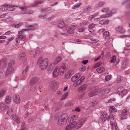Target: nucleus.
Returning a JSON list of instances; mask_svg holds the SVG:
<instances>
[{"label": "nucleus", "instance_id": "obj_23", "mask_svg": "<svg viewBox=\"0 0 130 130\" xmlns=\"http://www.w3.org/2000/svg\"><path fill=\"white\" fill-rule=\"evenodd\" d=\"M109 32L108 31H105L103 34V37L105 39L108 40L109 37Z\"/></svg>", "mask_w": 130, "mask_h": 130}, {"label": "nucleus", "instance_id": "obj_27", "mask_svg": "<svg viewBox=\"0 0 130 130\" xmlns=\"http://www.w3.org/2000/svg\"><path fill=\"white\" fill-rule=\"evenodd\" d=\"M73 122V121L70 117V116L67 118V120H66V123L67 124H68L70 123H71Z\"/></svg>", "mask_w": 130, "mask_h": 130}, {"label": "nucleus", "instance_id": "obj_6", "mask_svg": "<svg viewBox=\"0 0 130 130\" xmlns=\"http://www.w3.org/2000/svg\"><path fill=\"white\" fill-rule=\"evenodd\" d=\"M85 77L84 76H82L80 79L77 81L73 84V86L74 87H76L81 85L83 82Z\"/></svg>", "mask_w": 130, "mask_h": 130}, {"label": "nucleus", "instance_id": "obj_54", "mask_svg": "<svg viewBox=\"0 0 130 130\" xmlns=\"http://www.w3.org/2000/svg\"><path fill=\"white\" fill-rule=\"evenodd\" d=\"M113 115H110L108 117L107 119L108 121H109L110 119H111L112 120H113L114 119V118H113Z\"/></svg>", "mask_w": 130, "mask_h": 130}, {"label": "nucleus", "instance_id": "obj_46", "mask_svg": "<svg viewBox=\"0 0 130 130\" xmlns=\"http://www.w3.org/2000/svg\"><path fill=\"white\" fill-rule=\"evenodd\" d=\"M102 64L101 62H99L96 63L94 66V68H95L100 66Z\"/></svg>", "mask_w": 130, "mask_h": 130}, {"label": "nucleus", "instance_id": "obj_38", "mask_svg": "<svg viewBox=\"0 0 130 130\" xmlns=\"http://www.w3.org/2000/svg\"><path fill=\"white\" fill-rule=\"evenodd\" d=\"M73 105V103L72 102L70 101L66 103L65 106L67 107H70L71 106H72Z\"/></svg>", "mask_w": 130, "mask_h": 130}, {"label": "nucleus", "instance_id": "obj_3", "mask_svg": "<svg viewBox=\"0 0 130 130\" xmlns=\"http://www.w3.org/2000/svg\"><path fill=\"white\" fill-rule=\"evenodd\" d=\"M58 82L55 80H53L50 83V88L54 91L58 88Z\"/></svg>", "mask_w": 130, "mask_h": 130}, {"label": "nucleus", "instance_id": "obj_50", "mask_svg": "<svg viewBox=\"0 0 130 130\" xmlns=\"http://www.w3.org/2000/svg\"><path fill=\"white\" fill-rule=\"evenodd\" d=\"M107 115L106 114H104L103 115L102 120L103 121H105L107 119Z\"/></svg>", "mask_w": 130, "mask_h": 130}, {"label": "nucleus", "instance_id": "obj_61", "mask_svg": "<svg viewBox=\"0 0 130 130\" xmlns=\"http://www.w3.org/2000/svg\"><path fill=\"white\" fill-rule=\"evenodd\" d=\"M116 99L115 98H112L108 100V102L110 103L112 101H115L116 100Z\"/></svg>", "mask_w": 130, "mask_h": 130}, {"label": "nucleus", "instance_id": "obj_12", "mask_svg": "<svg viewBox=\"0 0 130 130\" xmlns=\"http://www.w3.org/2000/svg\"><path fill=\"white\" fill-rule=\"evenodd\" d=\"M58 26L60 28H63L66 26V25L63 20H59L58 22Z\"/></svg>", "mask_w": 130, "mask_h": 130}, {"label": "nucleus", "instance_id": "obj_41", "mask_svg": "<svg viewBox=\"0 0 130 130\" xmlns=\"http://www.w3.org/2000/svg\"><path fill=\"white\" fill-rule=\"evenodd\" d=\"M123 79V77L121 76H118L117 79V83H120L121 82Z\"/></svg>", "mask_w": 130, "mask_h": 130}, {"label": "nucleus", "instance_id": "obj_10", "mask_svg": "<svg viewBox=\"0 0 130 130\" xmlns=\"http://www.w3.org/2000/svg\"><path fill=\"white\" fill-rule=\"evenodd\" d=\"M38 81V79L37 77H34L31 78L29 82V85L33 86L35 85Z\"/></svg>", "mask_w": 130, "mask_h": 130}, {"label": "nucleus", "instance_id": "obj_43", "mask_svg": "<svg viewBox=\"0 0 130 130\" xmlns=\"http://www.w3.org/2000/svg\"><path fill=\"white\" fill-rule=\"evenodd\" d=\"M7 113L10 116H11L13 114V112L12 109H10L8 111Z\"/></svg>", "mask_w": 130, "mask_h": 130}, {"label": "nucleus", "instance_id": "obj_63", "mask_svg": "<svg viewBox=\"0 0 130 130\" xmlns=\"http://www.w3.org/2000/svg\"><path fill=\"white\" fill-rule=\"evenodd\" d=\"M95 24H92L89 26V28H93L95 27Z\"/></svg>", "mask_w": 130, "mask_h": 130}, {"label": "nucleus", "instance_id": "obj_17", "mask_svg": "<svg viewBox=\"0 0 130 130\" xmlns=\"http://www.w3.org/2000/svg\"><path fill=\"white\" fill-rule=\"evenodd\" d=\"M59 70L58 68L57 67H56L53 73L54 77H56L58 76L59 75Z\"/></svg>", "mask_w": 130, "mask_h": 130}, {"label": "nucleus", "instance_id": "obj_51", "mask_svg": "<svg viewBox=\"0 0 130 130\" xmlns=\"http://www.w3.org/2000/svg\"><path fill=\"white\" fill-rule=\"evenodd\" d=\"M70 29L73 30H75L76 29V25H72L70 26Z\"/></svg>", "mask_w": 130, "mask_h": 130}, {"label": "nucleus", "instance_id": "obj_45", "mask_svg": "<svg viewBox=\"0 0 130 130\" xmlns=\"http://www.w3.org/2000/svg\"><path fill=\"white\" fill-rule=\"evenodd\" d=\"M67 33L69 34H72L74 32V31L70 29V28L67 29L66 28Z\"/></svg>", "mask_w": 130, "mask_h": 130}, {"label": "nucleus", "instance_id": "obj_37", "mask_svg": "<svg viewBox=\"0 0 130 130\" xmlns=\"http://www.w3.org/2000/svg\"><path fill=\"white\" fill-rule=\"evenodd\" d=\"M26 55L24 52L21 53L19 55V58L20 59L22 60L25 56Z\"/></svg>", "mask_w": 130, "mask_h": 130}, {"label": "nucleus", "instance_id": "obj_2", "mask_svg": "<svg viewBox=\"0 0 130 130\" xmlns=\"http://www.w3.org/2000/svg\"><path fill=\"white\" fill-rule=\"evenodd\" d=\"M67 118V114L64 113L61 115V117L58 119L57 124L58 125H62L65 122V120Z\"/></svg>", "mask_w": 130, "mask_h": 130}, {"label": "nucleus", "instance_id": "obj_13", "mask_svg": "<svg viewBox=\"0 0 130 130\" xmlns=\"http://www.w3.org/2000/svg\"><path fill=\"white\" fill-rule=\"evenodd\" d=\"M80 76V74L79 73H76L71 78V80L74 82L77 80Z\"/></svg>", "mask_w": 130, "mask_h": 130}, {"label": "nucleus", "instance_id": "obj_14", "mask_svg": "<svg viewBox=\"0 0 130 130\" xmlns=\"http://www.w3.org/2000/svg\"><path fill=\"white\" fill-rule=\"evenodd\" d=\"M85 118H83L79 120L78 121V127L80 128L81 127L86 121Z\"/></svg>", "mask_w": 130, "mask_h": 130}, {"label": "nucleus", "instance_id": "obj_22", "mask_svg": "<svg viewBox=\"0 0 130 130\" xmlns=\"http://www.w3.org/2000/svg\"><path fill=\"white\" fill-rule=\"evenodd\" d=\"M14 70L13 68L10 67H9L7 69V70L6 72V74L7 75L11 74L13 72Z\"/></svg>", "mask_w": 130, "mask_h": 130}, {"label": "nucleus", "instance_id": "obj_35", "mask_svg": "<svg viewBox=\"0 0 130 130\" xmlns=\"http://www.w3.org/2000/svg\"><path fill=\"white\" fill-rule=\"evenodd\" d=\"M11 97L10 96H8L6 97L5 102L6 103H8L11 102Z\"/></svg>", "mask_w": 130, "mask_h": 130}, {"label": "nucleus", "instance_id": "obj_25", "mask_svg": "<svg viewBox=\"0 0 130 130\" xmlns=\"http://www.w3.org/2000/svg\"><path fill=\"white\" fill-rule=\"evenodd\" d=\"M6 65V62L4 59H2L0 61V67H5Z\"/></svg>", "mask_w": 130, "mask_h": 130}, {"label": "nucleus", "instance_id": "obj_60", "mask_svg": "<svg viewBox=\"0 0 130 130\" xmlns=\"http://www.w3.org/2000/svg\"><path fill=\"white\" fill-rule=\"evenodd\" d=\"M95 16L94 15H91L90 16L88 17V20L89 21H90Z\"/></svg>", "mask_w": 130, "mask_h": 130}, {"label": "nucleus", "instance_id": "obj_33", "mask_svg": "<svg viewBox=\"0 0 130 130\" xmlns=\"http://www.w3.org/2000/svg\"><path fill=\"white\" fill-rule=\"evenodd\" d=\"M92 9L90 7H88L84 11H83L82 12V13L84 14L85 13H88L91 11Z\"/></svg>", "mask_w": 130, "mask_h": 130}, {"label": "nucleus", "instance_id": "obj_49", "mask_svg": "<svg viewBox=\"0 0 130 130\" xmlns=\"http://www.w3.org/2000/svg\"><path fill=\"white\" fill-rule=\"evenodd\" d=\"M23 24L22 22H21L17 25H14L13 26L15 27L18 28L20 27Z\"/></svg>", "mask_w": 130, "mask_h": 130}, {"label": "nucleus", "instance_id": "obj_28", "mask_svg": "<svg viewBox=\"0 0 130 130\" xmlns=\"http://www.w3.org/2000/svg\"><path fill=\"white\" fill-rule=\"evenodd\" d=\"M70 116L73 121L74 120H76L78 117V115H70Z\"/></svg>", "mask_w": 130, "mask_h": 130}, {"label": "nucleus", "instance_id": "obj_47", "mask_svg": "<svg viewBox=\"0 0 130 130\" xmlns=\"http://www.w3.org/2000/svg\"><path fill=\"white\" fill-rule=\"evenodd\" d=\"M28 8V7L27 6L26 7H20L19 8V9H21V10L23 11H25L27 10V9Z\"/></svg>", "mask_w": 130, "mask_h": 130}, {"label": "nucleus", "instance_id": "obj_5", "mask_svg": "<svg viewBox=\"0 0 130 130\" xmlns=\"http://www.w3.org/2000/svg\"><path fill=\"white\" fill-rule=\"evenodd\" d=\"M100 92L99 89H96L90 91L88 94V96L91 97L98 94Z\"/></svg>", "mask_w": 130, "mask_h": 130}, {"label": "nucleus", "instance_id": "obj_7", "mask_svg": "<svg viewBox=\"0 0 130 130\" xmlns=\"http://www.w3.org/2000/svg\"><path fill=\"white\" fill-rule=\"evenodd\" d=\"M77 124V123L76 122H74L71 124L66 126L65 128V130H70L75 126Z\"/></svg>", "mask_w": 130, "mask_h": 130}, {"label": "nucleus", "instance_id": "obj_53", "mask_svg": "<svg viewBox=\"0 0 130 130\" xmlns=\"http://www.w3.org/2000/svg\"><path fill=\"white\" fill-rule=\"evenodd\" d=\"M43 3L42 1H36L34 5L33 6H36L38 4H40Z\"/></svg>", "mask_w": 130, "mask_h": 130}, {"label": "nucleus", "instance_id": "obj_48", "mask_svg": "<svg viewBox=\"0 0 130 130\" xmlns=\"http://www.w3.org/2000/svg\"><path fill=\"white\" fill-rule=\"evenodd\" d=\"M5 92V90H2L0 91V98H2L4 95Z\"/></svg>", "mask_w": 130, "mask_h": 130}, {"label": "nucleus", "instance_id": "obj_18", "mask_svg": "<svg viewBox=\"0 0 130 130\" xmlns=\"http://www.w3.org/2000/svg\"><path fill=\"white\" fill-rule=\"evenodd\" d=\"M54 63L53 62H51L50 63L48 66H47V70L50 71L53 69L55 67Z\"/></svg>", "mask_w": 130, "mask_h": 130}, {"label": "nucleus", "instance_id": "obj_55", "mask_svg": "<svg viewBox=\"0 0 130 130\" xmlns=\"http://www.w3.org/2000/svg\"><path fill=\"white\" fill-rule=\"evenodd\" d=\"M34 11H29L24 12V14H31L34 13Z\"/></svg>", "mask_w": 130, "mask_h": 130}, {"label": "nucleus", "instance_id": "obj_40", "mask_svg": "<svg viewBox=\"0 0 130 130\" xmlns=\"http://www.w3.org/2000/svg\"><path fill=\"white\" fill-rule=\"evenodd\" d=\"M81 4V3H77L73 7V9H76L77 8L79 7Z\"/></svg>", "mask_w": 130, "mask_h": 130}, {"label": "nucleus", "instance_id": "obj_64", "mask_svg": "<svg viewBox=\"0 0 130 130\" xmlns=\"http://www.w3.org/2000/svg\"><path fill=\"white\" fill-rule=\"evenodd\" d=\"M36 89V88L34 87H31L30 88V90L32 91H34Z\"/></svg>", "mask_w": 130, "mask_h": 130}, {"label": "nucleus", "instance_id": "obj_30", "mask_svg": "<svg viewBox=\"0 0 130 130\" xmlns=\"http://www.w3.org/2000/svg\"><path fill=\"white\" fill-rule=\"evenodd\" d=\"M18 39H21L23 41H24L26 38V37L25 36H23L22 35H19L18 36Z\"/></svg>", "mask_w": 130, "mask_h": 130}, {"label": "nucleus", "instance_id": "obj_15", "mask_svg": "<svg viewBox=\"0 0 130 130\" xmlns=\"http://www.w3.org/2000/svg\"><path fill=\"white\" fill-rule=\"evenodd\" d=\"M115 29L116 31L121 34H124L125 32V29L122 27L121 26L117 27L115 28Z\"/></svg>", "mask_w": 130, "mask_h": 130}, {"label": "nucleus", "instance_id": "obj_9", "mask_svg": "<svg viewBox=\"0 0 130 130\" xmlns=\"http://www.w3.org/2000/svg\"><path fill=\"white\" fill-rule=\"evenodd\" d=\"M128 112L127 110L124 109L122 110L121 114V120H124L126 119V115L128 114Z\"/></svg>", "mask_w": 130, "mask_h": 130}, {"label": "nucleus", "instance_id": "obj_56", "mask_svg": "<svg viewBox=\"0 0 130 130\" xmlns=\"http://www.w3.org/2000/svg\"><path fill=\"white\" fill-rule=\"evenodd\" d=\"M105 4L103 2H100L98 4L97 6L99 7H101L103 6Z\"/></svg>", "mask_w": 130, "mask_h": 130}, {"label": "nucleus", "instance_id": "obj_16", "mask_svg": "<svg viewBox=\"0 0 130 130\" xmlns=\"http://www.w3.org/2000/svg\"><path fill=\"white\" fill-rule=\"evenodd\" d=\"M87 87V85L86 84H84L82 85L78 88V91L79 92H83L85 91Z\"/></svg>", "mask_w": 130, "mask_h": 130}, {"label": "nucleus", "instance_id": "obj_8", "mask_svg": "<svg viewBox=\"0 0 130 130\" xmlns=\"http://www.w3.org/2000/svg\"><path fill=\"white\" fill-rule=\"evenodd\" d=\"M66 67L64 64L63 63L62 65L59 68V71L60 72V74L62 75L64 74V72L66 71Z\"/></svg>", "mask_w": 130, "mask_h": 130}, {"label": "nucleus", "instance_id": "obj_29", "mask_svg": "<svg viewBox=\"0 0 130 130\" xmlns=\"http://www.w3.org/2000/svg\"><path fill=\"white\" fill-rule=\"evenodd\" d=\"M8 5H5V6L3 5V7H2V8H0V11H5L6 10H8L9 9V8H8Z\"/></svg>", "mask_w": 130, "mask_h": 130}, {"label": "nucleus", "instance_id": "obj_52", "mask_svg": "<svg viewBox=\"0 0 130 130\" xmlns=\"http://www.w3.org/2000/svg\"><path fill=\"white\" fill-rule=\"evenodd\" d=\"M86 69V66H82L80 68L79 70L80 71H84Z\"/></svg>", "mask_w": 130, "mask_h": 130}, {"label": "nucleus", "instance_id": "obj_57", "mask_svg": "<svg viewBox=\"0 0 130 130\" xmlns=\"http://www.w3.org/2000/svg\"><path fill=\"white\" fill-rule=\"evenodd\" d=\"M109 9L108 8H105L103 9L102 10V11L103 12H108Z\"/></svg>", "mask_w": 130, "mask_h": 130}, {"label": "nucleus", "instance_id": "obj_21", "mask_svg": "<svg viewBox=\"0 0 130 130\" xmlns=\"http://www.w3.org/2000/svg\"><path fill=\"white\" fill-rule=\"evenodd\" d=\"M111 90V88L109 87H107L103 89L102 92L103 94H107L109 93Z\"/></svg>", "mask_w": 130, "mask_h": 130}, {"label": "nucleus", "instance_id": "obj_32", "mask_svg": "<svg viewBox=\"0 0 130 130\" xmlns=\"http://www.w3.org/2000/svg\"><path fill=\"white\" fill-rule=\"evenodd\" d=\"M28 67L27 66L26 69H25V70H23V71L22 72V73L23 74V77L22 78L23 79V80L25 79V78L26 77V76L25 75H24L25 74H26V73L27 72V71L28 70L27 68Z\"/></svg>", "mask_w": 130, "mask_h": 130}, {"label": "nucleus", "instance_id": "obj_1", "mask_svg": "<svg viewBox=\"0 0 130 130\" xmlns=\"http://www.w3.org/2000/svg\"><path fill=\"white\" fill-rule=\"evenodd\" d=\"M39 67L41 70L45 69L48 64V59L47 58L39 59L38 61Z\"/></svg>", "mask_w": 130, "mask_h": 130}, {"label": "nucleus", "instance_id": "obj_19", "mask_svg": "<svg viewBox=\"0 0 130 130\" xmlns=\"http://www.w3.org/2000/svg\"><path fill=\"white\" fill-rule=\"evenodd\" d=\"M13 100L14 102L17 104L19 103L20 102V99L19 95H15L13 96Z\"/></svg>", "mask_w": 130, "mask_h": 130}, {"label": "nucleus", "instance_id": "obj_26", "mask_svg": "<svg viewBox=\"0 0 130 130\" xmlns=\"http://www.w3.org/2000/svg\"><path fill=\"white\" fill-rule=\"evenodd\" d=\"M105 69L103 67H99L96 69L97 71L99 73H101L105 71Z\"/></svg>", "mask_w": 130, "mask_h": 130}, {"label": "nucleus", "instance_id": "obj_36", "mask_svg": "<svg viewBox=\"0 0 130 130\" xmlns=\"http://www.w3.org/2000/svg\"><path fill=\"white\" fill-rule=\"evenodd\" d=\"M68 92H66L65 93H64L63 95L62 96L61 100L62 101L65 99L68 96Z\"/></svg>", "mask_w": 130, "mask_h": 130}, {"label": "nucleus", "instance_id": "obj_24", "mask_svg": "<svg viewBox=\"0 0 130 130\" xmlns=\"http://www.w3.org/2000/svg\"><path fill=\"white\" fill-rule=\"evenodd\" d=\"M13 119L17 123H19L20 122V121L19 119V118L15 115H13Z\"/></svg>", "mask_w": 130, "mask_h": 130}, {"label": "nucleus", "instance_id": "obj_4", "mask_svg": "<svg viewBox=\"0 0 130 130\" xmlns=\"http://www.w3.org/2000/svg\"><path fill=\"white\" fill-rule=\"evenodd\" d=\"M117 94L123 97L124 95L127 93L126 90L124 89L123 88H118L116 90Z\"/></svg>", "mask_w": 130, "mask_h": 130}, {"label": "nucleus", "instance_id": "obj_42", "mask_svg": "<svg viewBox=\"0 0 130 130\" xmlns=\"http://www.w3.org/2000/svg\"><path fill=\"white\" fill-rule=\"evenodd\" d=\"M61 60V58L60 57H58L56 59L55 61V63H57L60 62Z\"/></svg>", "mask_w": 130, "mask_h": 130}, {"label": "nucleus", "instance_id": "obj_44", "mask_svg": "<svg viewBox=\"0 0 130 130\" xmlns=\"http://www.w3.org/2000/svg\"><path fill=\"white\" fill-rule=\"evenodd\" d=\"M111 60L110 61V62L111 63H114L116 61V58L115 56H113L111 58Z\"/></svg>", "mask_w": 130, "mask_h": 130}, {"label": "nucleus", "instance_id": "obj_20", "mask_svg": "<svg viewBox=\"0 0 130 130\" xmlns=\"http://www.w3.org/2000/svg\"><path fill=\"white\" fill-rule=\"evenodd\" d=\"M0 107L1 110L2 111L5 110L8 108V107L6 106L3 103H0Z\"/></svg>", "mask_w": 130, "mask_h": 130}, {"label": "nucleus", "instance_id": "obj_39", "mask_svg": "<svg viewBox=\"0 0 130 130\" xmlns=\"http://www.w3.org/2000/svg\"><path fill=\"white\" fill-rule=\"evenodd\" d=\"M128 63L126 61H124L122 64V67L124 69L126 68L127 67Z\"/></svg>", "mask_w": 130, "mask_h": 130}, {"label": "nucleus", "instance_id": "obj_59", "mask_svg": "<svg viewBox=\"0 0 130 130\" xmlns=\"http://www.w3.org/2000/svg\"><path fill=\"white\" fill-rule=\"evenodd\" d=\"M110 108L112 109L113 111L116 112L117 110L116 108L113 106H110Z\"/></svg>", "mask_w": 130, "mask_h": 130}, {"label": "nucleus", "instance_id": "obj_34", "mask_svg": "<svg viewBox=\"0 0 130 130\" xmlns=\"http://www.w3.org/2000/svg\"><path fill=\"white\" fill-rule=\"evenodd\" d=\"M51 9V8L48 7L44 9H41V11L42 12L44 13L50 11Z\"/></svg>", "mask_w": 130, "mask_h": 130}, {"label": "nucleus", "instance_id": "obj_11", "mask_svg": "<svg viewBox=\"0 0 130 130\" xmlns=\"http://www.w3.org/2000/svg\"><path fill=\"white\" fill-rule=\"evenodd\" d=\"M74 73V71L73 70H69L65 73L64 78L66 79H68Z\"/></svg>", "mask_w": 130, "mask_h": 130}, {"label": "nucleus", "instance_id": "obj_62", "mask_svg": "<svg viewBox=\"0 0 130 130\" xmlns=\"http://www.w3.org/2000/svg\"><path fill=\"white\" fill-rule=\"evenodd\" d=\"M110 75H107L105 77V80L106 81H108L109 80L110 78Z\"/></svg>", "mask_w": 130, "mask_h": 130}, {"label": "nucleus", "instance_id": "obj_31", "mask_svg": "<svg viewBox=\"0 0 130 130\" xmlns=\"http://www.w3.org/2000/svg\"><path fill=\"white\" fill-rule=\"evenodd\" d=\"M112 15V14H103L101 15L100 16V17L101 18H106L109 17H110Z\"/></svg>", "mask_w": 130, "mask_h": 130}, {"label": "nucleus", "instance_id": "obj_58", "mask_svg": "<svg viewBox=\"0 0 130 130\" xmlns=\"http://www.w3.org/2000/svg\"><path fill=\"white\" fill-rule=\"evenodd\" d=\"M53 35H54L53 36L54 37H57V35H58V33L55 32H53L52 33Z\"/></svg>", "mask_w": 130, "mask_h": 130}]
</instances>
